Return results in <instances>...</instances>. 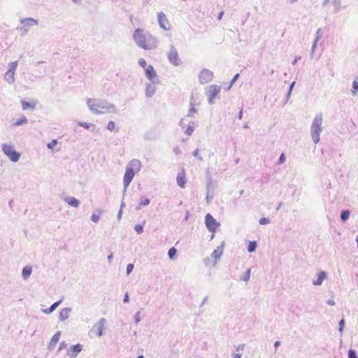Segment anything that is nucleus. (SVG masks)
Wrapping results in <instances>:
<instances>
[{"label": "nucleus", "mask_w": 358, "mask_h": 358, "mask_svg": "<svg viewBox=\"0 0 358 358\" xmlns=\"http://www.w3.org/2000/svg\"><path fill=\"white\" fill-rule=\"evenodd\" d=\"M27 118L25 116H22L21 119L17 120L13 123V126H21L27 122Z\"/></svg>", "instance_id": "bb28decb"}, {"label": "nucleus", "mask_w": 358, "mask_h": 358, "mask_svg": "<svg viewBox=\"0 0 358 358\" xmlns=\"http://www.w3.org/2000/svg\"><path fill=\"white\" fill-rule=\"evenodd\" d=\"M77 124L79 126L83 127L87 129H90V127H92V131H93V132H94L96 130V126L92 123H87V122H78Z\"/></svg>", "instance_id": "393cba45"}, {"label": "nucleus", "mask_w": 358, "mask_h": 358, "mask_svg": "<svg viewBox=\"0 0 358 358\" xmlns=\"http://www.w3.org/2000/svg\"><path fill=\"white\" fill-rule=\"evenodd\" d=\"M196 109L194 108V104L190 103V108L189 109V112L187 114L188 117H192L194 113H196Z\"/></svg>", "instance_id": "4c0bfd02"}, {"label": "nucleus", "mask_w": 358, "mask_h": 358, "mask_svg": "<svg viewBox=\"0 0 358 358\" xmlns=\"http://www.w3.org/2000/svg\"><path fill=\"white\" fill-rule=\"evenodd\" d=\"M259 224L264 225L270 223V219L268 217H262L259 221Z\"/></svg>", "instance_id": "37998d69"}, {"label": "nucleus", "mask_w": 358, "mask_h": 358, "mask_svg": "<svg viewBox=\"0 0 358 358\" xmlns=\"http://www.w3.org/2000/svg\"><path fill=\"white\" fill-rule=\"evenodd\" d=\"M141 163L140 160L134 159L131 160L126 166L125 173L123 178V185L124 191L132 181L136 173L141 170Z\"/></svg>", "instance_id": "7ed1b4c3"}, {"label": "nucleus", "mask_w": 358, "mask_h": 358, "mask_svg": "<svg viewBox=\"0 0 358 358\" xmlns=\"http://www.w3.org/2000/svg\"><path fill=\"white\" fill-rule=\"evenodd\" d=\"M157 20H158L159 25L162 29H163L164 30L168 29L166 24H169V22L166 17V15L163 12H160L158 13Z\"/></svg>", "instance_id": "4468645a"}, {"label": "nucleus", "mask_w": 358, "mask_h": 358, "mask_svg": "<svg viewBox=\"0 0 358 358\" xmlns=\"http://www.w3.org/2000/svg\"><path fill=\"white\" fill-rule=\"evenodd\" d=\"M150 199L148 198H144L143 196L141 197L139 200L138 206L136 207L137 210H140L141 208V206H148L150 204Z\"/></svg>", "instance_id": "a878e982"}, {"label": "nucleus", "mask_w": 358, "mask_h": 358, "mask_svg": "<svg viewBox=\"0 0 358 358\" xmlns=\"http://www.w3.org/2000/svg\"><path fill=\"white\" fill-rule=\"evenodd\" d=\"M207 300H208V296H205V297L203 298V301H202V303H201V304L200 307H201L202 306H203V305L206 303Z\"/></svg>", "instance_id": "e2e57ef3"}, {"label": "nucleus", "mask_w": 358, "mask_h": 358, "mask_svg": "<svg viewBox=\"0 0 358 358\" xmlns=\"http://www.w3.org/2000/svg\"><path fill=\"white\" fill-rule=\"evenodd\" d=\"M143 317V315H141V312L138 311L134 315V321L136 324H138Z\"/></svg>", "instance_id": "e433bc0d"}, {"label": "nucleus", "mask_w": 358, "mask_h": 358, "mask_svg": "<svg viewBox=\"0 0 358 358\" xmlns=\"http://www.w3.org/2000/svg\"><path fill=\"white\" fill-rule=\"evenodd\" d=\"M124 206V204L123 203H122L120 210H119L118 214H117V219L118 220L121 219L122 214V207Z\"/></svg>", "instance_id": "6e6d98bb"}, {"label": "nucleus", "mask_w": 358, "mask_h": 358, "mask_svg": "<svg viewBox=\"0 0 358 358\" xmlns=\"http://www.w3.org/2000/svg\"><path fill=\"white\" fill-rule=\"evenodd\" d=\"M233 356H234V358H241V354H234Z\"/></svg>", "instance_id": "774afa93"}, {"label": "nucleus", "mask_w": 358, "mask_h": 358, "mask_svg": "<svg viewBox=\"0 0 358 358\" xmlns=\"http://www.w3.org/2000/svg\"><path fill=\"white\" fill-rule=\"evenodd\" d=\"M115 124L113 121H109L108 123L107 129L110 131H113L115 129Z\"/></svg>", "instance_id": "8fccbe9b"}, {"label": "nucleus", "mask_w": 358, "mask_h": 358, "mask_svg": "<svg viewBox=\"0 0 358 358\" xmlns=\"http://www.w3.org/2000/svg\"><path fill=\"white\" fill-rule=\"evenodd\" d=\"M221 90V87L217 85H211L206 88V94L208 96V101L210 105L215 103L214 99L218 95Z\"/></svg>", "instance_id": "6e6552de"}, {"label": "nucleus", "mask_w": 358, "mask_h": 358, "mask_svg": "<svg viewBox=\"0 0 358 358\" xmlns=\"http://www.w3.org/2000/svg\"><path fill=\"white\" fill-rule=\"evenodd\" d=\"M15 72L8 70L4 76V79L8 84H13L15 82Z\"/></svg>", "instance_id": "412c9836"}, {"label": "nucleus", "mask_w": 358, "mask_h": 358, "mask_svg": "<svg viewBox=\"0 0 358 358\" xmlns=\"http://www.w3.org/2000/svg\"><path fill=\"white\" fill-rule=\"evenodd\" d=\"M63 200L66 202L69 205L74 208H78L80 201L77 199L73 196H65Z\"/></svg>", "instance_id": "dca6fc26"}, {"label": "nucleus", "mask_w": 358, "mask_h": 358, "mask_svg": "<svg viewBox=\"0 0 358 358\" xmlns=\"http://www.w3.org/2000/svg\"><path fill=\"white\" fill-rule=\"evenodd\" d=\"M322 114L318 113L317 114L311 124L310 127V132H311V137L313 141V142L317 144L319 143L320 139V134L322 131Z\"/></svg>", "instance_id": "20e7f679"}, {"label": "nucleus", "mask_w": 358, "mask_h": 358, "mask_svg": "<svg viewBox=\"0 0 358 358\" xmlns=\"http://www.w3.org/2000/svg\"><path fill=\"white\" fill-rule=\"evenodd\" d=\"M124 303H129V297L128 293H125L124 299H123Z\"/></svg>", "instance_id": "4d7b16f0"}, {"label": "nucleus", "mask_w": 358, "mask_h": 358, "mask_svg": "<svg viewBox=\"0 0 358 358\" xmlns=\"http://www.w3.org/2000/svg\"><path fill=\"white\" fill-rule=\"evenodd\" d=\"M106 324V320L105 318H101L99 320L98 322H96L92 327L91 332H93L94 329H96V335L98 337H101L103 334V331L104 327Z\"/></svg>", "instance_id": "9b49d317"}, {"label": "nucleus", "mask_w": 358, "mask_h": 358, "mask_svg": "<svg viewBox=\"0 0 358 358\" xmlns=\"http://www.w3.org/2000/svg\"><path fill=\"white\" fill-rule=\"evenodd\" d=\"M327 278V274L325 271H320L317 274V278L313 281L314 285H321L323 281Z\"/></svg>", "instance_id": "aec40b11"}, {"label": "nucleus", "mask_w": 358, "mask_h": 358, "mask_svg": "<svg viewBox=\"0 0 358 358\" xmlns=\"http://www.w3.org/2000/svg\"><path fill=\"white\" fill-rule=\"evenodd\" d=\"M194 122H191L185 131V134H187V136L192 135L194 130Z\"/></svg>", "instance_id": "c85d7f7f"}, {"label": "nucleus", "mask_w": 358, "mask_h": 358, "mask_svg": "<svg viewBox=\"0 0 358 358\" xmlns=\"http://www.w3.org/2000/svg\"><path fill=\"white\" fill-rule=\"evenodd\" d=\"M338 326V331L342 334L345 326V320L343 318L340 320Z\"/></svg>", "instance_id": "ea45409f"}, {"label": "nucleus", "mask_w": 358, "mask_h": 358, "mask_svg": "<svg viewBox=\"0 0 358 358\" xmlns=\"http://www.w3.org/2000/svg\"><path fill=\"white\" fill-rule=\"evenodd\" d=\"M352 88H353V90H352V94L355 95V94H356L357 91L358 90V82L357 81H353Z\"/></svg>", "instance_id": "c03bdc74"}, {"label": "nucleus", "mask_w": 358, "mask_h": 358, "mask_svg": "<svg viewBox=\"0 0 358 358\" xmlns=\"http://www.w3.org/2000/svg\"><path fill=\"white\" fill-rule=\"evenodd\" d=\"M32 271V268L29 266H26L23 268L22 271V275L24 280H27L29 278V277L31 275Z\"/></svg>", "instance_id": "b1692460"}, {"label": "nucleus", "mask_w": 358, "mask_h": 358, "mask_svg": "<svg viewBox=\"0 0 358 358\" xmlns=\"http://www.w3.org/2000/svg\"><path fill=\"white\" fill-rule=\"evenodd\" d=\"M348 358H358L357 352L353 349H350L348 351Z\"/></svg>", "instance_id": "a19ab883"}, {"label": "nucleus", "mask_w": 358, "mask_h": 358, "mask_svg": "<svg viewBox=\"0 0 358 358\" xmlns=\"http://www.w3.org/2000/svg\"><path fill=\"white\" fill-rule=\"evenodd\" d=\"M177 184L180 187H184L185 184V177L184 171H182L181 173H179L177 176Z\"/></svg>", "instance_id": "4be33fe9"}, {"label": "nucleus", "mask_w": 358, "mask_h": 358, "mask_svg": "<svg viewBox=\"0 0 358 358\" xmlns=\"http://www.w3.org/2000/svg\"><path fill=\"white\" fill-rule=\"evenodd\" d=\"M209 185H210V184L208 183V187H207L206 196V200L207 203H210L213 198V196L210 194Z\"/></svg>", "instance_id": "c9c22d12"}, {"label": "nucleus", "mask_w": 358, "mask_h": 358, "mask_svg": "<svg viewBox=\"0 0 358 358\" xmlns=\"http://www.w3.org/2000/svg\"><path fill=\"white\" fill-rule=\"evenodd\" d=\"M57 143V141L55 139V140H52L50 143H49L48 144V145H47V146H48V148L49 149H51V148H53V147H54Z\"/></svg>", "instance_id": "864d4df0"}, {"label": "nucleus", "mask_w": 358, "mask_h": 358, "mask_svg": "<svg viewBox=\"0 0 358 358\" xmlns=\"http://www.w3.org/2000/svg\"><path fill=\"white\" fill-rule=\"evenodd\" d=\"M22 109L23 110H27L28 108H31V109H34V106L29 103V102H27L25 101H22Z\"/></svg>", "instance_id": "f704fd0d"}, {"label": "nucleus", "mask_w": 358, "mask_h": 358, "mask_svg": "<svg viewBox=\"0 0 358 358\" xmlns=\"http://www.w3.org/2000/svg\"><path fill=\"white\" fill-rule=\"evenodd\" d=\"M67 346L66 343L64 342V341H62L59 343V348H58V351H60L62 350V349H64L66 348Z\"/></svg>", "instance_id": "5fc2aeb1"}, {"label": "nucleus", "mask_w": 358, "mask_h": 358, "mask_svg": "<svg viewBox=\"0 0 358 358\" xmlns=\"http://www.w3.org/2000/svg\"><path fill=\"white\" fill-rule=\"evenodd\" d=\"M280 345V342L279 341H277L274 343V348L277 349Z\"/></svg>", "instance_id": "680f3d73"}, {"label": "nucleus", "mask_w": 358, "mask_h": 358, "mask_svg": "<svg viewBox=\"0 0 358 358\" xmlns=\"http://www.w3.org/2000/svg\"><path fill=\"white\" fill-rule=\"evenodd\" d=\"M20 23L22 26L17 27V29L22 31L23 35H25L28 33L31 27L38 25V21L31 17H27L21 20Z\"/></svg>", "instance_id": "423d86ee"}, {"label": "nucleus", "mask_w": 358, "mask_h": 358, "mask_svg": "<svg viewBox=\"0 0 358 358\" xmlns=\"http://www.w3.org/2000/svg\"><path fill=\"white\" fill-rule=\"evenodd\" d=\"M225 243L222 241L221 245L217 248V249L214 250L211 256L215 259V264L217 263V259H219L223 254V250L224 247Z\"/></svg>", "instance_id": "2eb2a0df"}, {"label": "nucleus", "mask_w": 358, "mask_h": 358, "mask_svg": "<svg viewBox=\"0 0 358 358\" xmlns=\"http://www.w3.org/2000/svg\"><path fill=\"white\" fill-rule=\"evenodd\" d=\"M72 309L71 308H62L59 314V320L60 321H64L69 317V313L71 312Z\"/></svg>", "instance_id": "a211bd4d"}, {"label": "nucleus", "mask_w": 358, "mask_h": 358, "mask_svg": "<svg viewBox=\"0 0 358 358\" xmlns=\"http://www.w3.org/2000/svg\"><path fill=\"white\" fill-rule=\"evenodd\" d=\"M257 242L256 241H250L248 246V251L249 252H253L255 251L257 248Z\"/></svg>", "instance_id": "c756f323"}, {"label": "nucleus", "mask_w": 358, "mask_h": 358, "mask_svg": "<svg viewBox=\"0 0 358 358\" xmlns=\"http://www.w3.org/2000/svg\"><path fill=\"white\" fill-rule=\"evenodd\" d=\"M333 5L334 6V12L338 13L341 10V0H334Z\"/></svg>", "instance_id": "7c9ffc66"}, {"label": "nucleus", "mask_w": 358, "mask_h": 358, "mask_svg": "<svg viewBox=\"0 0 358 358\" xmlns=\"http://www.w3.org/2000/svg\"><path fill=\"white\" fill-rule=\"evenodd\" d=\"M135 231L137 234H140L143 231V227L141 224H136L134 227Z\"/></svg>", "instance_id": "a18cd8bd"}, {"label": "nucleus", "mask_w": 358, "mask_h": 358, "mask_svg": "<svg viewBox=\"0 0 358 358\" xmlns=\"http://www.w3.org/2000/svg\"><path fill=\"white\" fill-rule=\"evenodd\" d=\"M250 278V269H248L245 272L243 273L241 277V280L244 282H248Z\"/></svg>", "instance_id": "2f4dec72"}, {"label": "nucleus", "mask_w": 358, "mask_h": 358, "mask_svg": "<svg viewBox=\"0 0 358 358\" xmlns=\"http://www.w3.org/2000/svg\"><path fill=\"white\" fill-rule=\"evenodd\" d=\"M133 38L136 44L144 50H153L157 46V38L149 32L144 31L141 28H138L134 31Z\"/></svg>", "instance_id": "f257e3e1"}, {"label": "nucleus", "mask_w": 358, "mask_h": 358, "mask_svg": "<svg viewBox=\"0 0 358 358\" xmlns=\"http://www.w3.org/2000/svg\"><path fill=\"white\" fill-rule=\"evenodd\" d=\"M167 58L169 62L175 66H178L182 64L178 52L173 45H171L170 50L167 52Z\"/></svg>", "instance_id": "0eeeda50"}, {"label": "nucleus", "mask_w": 358, "mask_h": 358, "mask_svg": "<svg viewBox=\"0 0 358 358\" xmlns=\"http://www.w3.org/2000/svg\"><path fill=\"white\" fill-rule=\"evenodd\" d=\"M138 63L139 66L145 69L148 66L147 62H146L145 59L143 58H140L138 61Z\"/></svg>", "instance_id": "79ce46f5"}, {"label": "nucleus", "mask_w": 358, "mask_h": 358, "mask_svg": "<svg viewBox=\"0 0 358 358\" xmlns=\"http://www.w3.org/2000/svg\"><path fill=\"white\" fill-rule=\"evenodd\" d=\"M61 302H62V300L55 302L48 308L43 310V312L45 314H50V313H52L59 306V305L61 303Z\"/></svg>", "instance_id": "5701e85b"}, {"label": "nucleus", "mask_w": 358, "mask_h": 358, "mask_svg": "<svg viewBox=\"0 0 358 358\" xmlns=\"http://www.w3.org/2000/svg\"><path fill=\"white\" fill-rule=\"evenodd\" d=\"M199 149H196L193 152L192 155L194 157H198V159L201 162V161H203V158L199 156Z\"/></svg>", "instance_id": "3c124183"}, {"label": "nucleus", "mask_w": 358, "mask_h": 358, "mask_svg": "<svg viewBox=\"0 0 358 358\" xmlns=\"http://www.w3.org/2000/svg\"><path fill=\"white\" fill-rule=\"evenodd\" d=\"M213 73L211 71L203 69L199 75V80L201 84H206L213 80Z\"/></svg>", "instance_id": "9d476101"}, {"label": "nucleus", "mask_w": 358, "mask_h": 358, "mask_svg": "<svg viewBox=\"0 0 358 358\" xmlns=\"http://www.w3.org/2000/svg\"><path fill=\"white\" fill-rule=\"evenodd\" d=\"M327 304L329 305V306H334L335 305V302L333 299H329L327 301Z\"/></svg>", "instance_id": "052dcab7"}, {"label": "nucleus", "mask_w": 358, "mask_h": 358, "mask_svg": "<svg viewBox=\"0 0 358 358\" xmlns=\"http://www.w3.org/2000/svg\"><path fill=\"white\" fill-rule=\"evenodd\" d=\"M317 43H318V37H315V40L313 41V43L312 45V48H311V52H310V57L311 58L313 57V55H314V52H315V49L317 48Z\"/></svg>", "instance_id": "72a5a7b5"}, {"label": "nucleus", "mask_w": 358, "mask_h": 358, "mask_svg": "<svg viewBox=\"0 0 358 358\" xmlns=\"http://www.w3.org/2000/svg\"><path fill=\"white\" fill-rule=\"evenodd\" d=\"M100 220V215H97V214H95V213H93L92 217H91V220L95 223L98 222L99 220Z\"/></svg>", "instance_id": "09e8293b"}, {"label": "nucleus", "mask_w": 358, "mask_h": 358, "mask_svg": "<svg viewBox=\"0 0 358 358\" xmlns=\"http://www.w3.org/2000/svg\"><path fill=\"white\" fill-rule=\"evenodd\" d=\"M292 92L291 90H288L287 92V96H286V99L288 100L291 96V94H292Z\"/></svg>", "instance_id": "69168bd1"}, {"label": "nucleus", "mask_w": 358, "mask_h": 358, "mask_svg": "<svg viewBox=\"0 0 358 358\" xmlns=\"http://www.w3.org/2000/svg\"><path fill=\"white\" fill-rule=\"evenodd\" d=\"M205 224L208 231L212 233H215L216 229L220 226V223L217 222L210 213L205 216Z\"/></svg>", "instance_id": "1a4fd4ad"}, {"label": "nucleus", "mask_w": 358, "mask_h": 358, "mask_svg": "<svg viewBox=\"0 0 358 358\" xmlns=\"http://www.w3.org/2000/svg\"><path fill=\"white\" fill-rule=\"evenodd\" d=\"M177 253V250L172 247L168 251V256L171 259H173Z\"/></svg>", "instance_id": "473e14b6"}, {"label": "nucleus", "mask_w": 358, "mask_h": 358, "mask_svg": "<svg viewBox=\"0 0 358 358\" xmlns=\"http://www.w3.org/2000/svg\"><path fill=\"white\" fill-rule=\"evenodd\" d=\"M87 106L90 111L95 115L117 113V108L114 104L102 99H88Z\"/></svg>", "instance_id": "f03ea898"}, {"label": "nucleus", "mask_w": 358, "mask_h": 358, "mask_svg": "<svg viewBox=\"0 0 358 358\" xmlns=\"http://www.w3.org/2000/svg\"><path fill=\"white\" fill-rule=\"evenodd\" d=\"M294 85H295V82L294 81V82H292V83H291V85H290V86H289V90L292 91L293 87H294Z\"/></svg>", "instance_id": "338daca9"}, {"label": "nucleus", "mask_w": 358, "mask_h": 358, "mask_svg": "<svg viewBox=\"0 0 358 358\" xmlns=\"http://www.w3.org/2000/svg\"><path fill=\"white\" fill-rule=\"evenodd\" d=\"M83 345L81 344H76L69 347L67 350V355L71 358H76L78 355L82 351Z\"/></svg>", "instance_id": "f8f14e48"}, {"label": "nucleus", "mask_w": 358, "mask_h": 358, "mask_svg": "<svg viewBox=\"0 0 358 358\" xmlns=\"http://www.w3.org/2000/svg\"><path fill=\"white\" fill-rule=\"evenodd\" d=\"M239 77V73H236L234 78H232V80H231L230 82V85H229V89L232 86V85L236 82V80L238 79V78Z\"/></svg>", "instance_id": "603ef678"}, {"label": "nucleus", "mask_w": 358, "mask_h": 358, "mask_svg": "<svg viewBox=\"0 0 358 358\" xmlns=\"http://www.w3.org/2000/svg\"><path fill=\"white\" fill-rule=\"evenodd\" d=\"M2 150L11 162H17L20 159V154L15 151L13 145L8 143L3 144Z\"/></svg>", "instance_id": "39448f33"}, {"label": "nucleus", "mask_w": 358, "mask_h": 358, "mask_svg": "<svg viewBox=\"0 0 358 358\" xmlns=\"http://www.w3.org/2000/svg\"><path fill=\"white\" fill-rule=\"evenodd\" d=\"M285 160H286L285 154V153H282L280 155V157H279L278 164H282L285 163Z\"/></svg>", "instance_id": "de8ad7c7"}, {"label": "nucleus", "mask_w": 358, "mask_h": 358, "mask_svg": "<svg viewBox=\"0 0 358 358\" xmlns=\"http://www.w3.org/2000/svg\"><path fill=\"white\" fill-rule=\"evenodd\" d=\"M350 211L348 210H343L341 212V220L343 222L346 221L350 216Z\"/></svg>", "instance_id": "cd10ccee"}, {"label": "nucleus", "mask_w": 358, "mask_h": 358, "mask_svg": "<svg viewBox=\"0 0 358 358\" xmlns=\"http://www.w3.org/2000/svg\"><path fill=\"white\" fill-rule=\"evenodd\" d=\"M320 31H321V29H318L317 31H316V36L315 37H318V41H320V39L321 38Z\"/></svg>", "instance_id": "bf43d9fd"}, {"label": "nucleus", "mask_w": 358, "mask_h": 358, "mask_svg": "<svg viewBox=\"0 0 358 358\" xmlns=\"http://www.w3.org/2000/svg\"><path fill=\"white\" fill-rule=\"evenodd\" d=\"M244 348H245V345L244 344H241V345H238L236 348V350L237 351H240V350H244Z\"/></svg>", "instance_id": "13d9d810"}, {"label": "nucleus", "mask_w": 358, "mask_h": 358, "mask_svg": "<svg viewBox=\"0 0 358 358\" xmlns=\"http://www.w3.org/2000/svg\"><path fill=\"white\" fill-rule=\"evenodd\" d=\"M134 266L133 264H127V271H126V273H127V275H129L132 272V271L134 269Z\"/></svg>", "instance_id": "49530a36"}, {"label": "nucleus", "mask_w": 358, "mask_h": 358, "mask_svg": "<svg viewBox=\"0 0 358 358\" xmlns=\"http://www.w3.org/2000/svg\"><path fill=\"white\" fill-rule=\"evenodd\" d=\"M242 117H243V111H242V110H240V111H239V113H238V118L239 120H241V119H242Z\"/></svg>", "instance_id": "0e129e2a"}, {"label": "nucleus", "mask_w": 358, "mask_h": 358, "mask_svg": "<svg viewBox=\"0 0 358 358\" xmlns=\"http://www.w3.org/2000/svg\"><path fill=\"white\" fill-rule=\"evenodd\" d=\"M17 66V61L13 62L9 64L8 70L15 72Z\"/></svg>", "instance_id": "58836bf2"}, {"label": "nucleus", "mask_w": 358, "mask_h": 358, "mask_svg": "<svg viewBox=\"0 0 358 358\" xmlns=\"http://www.w3.org/2000/svg\"><path fill=\"white\" fill-rule=\"evenodd\" d=\"M145 76L152 83H155V79H157V73L154 67L152 65H148L145 69Z\"/></svg>", "instance_id": "ddd939ff"}, {"label": "nucleus", "mask_w": 358, "mask_h": 358, "mask_svg": "<svg viewBox=\"0 0 358 358\" xmlns=\"http://www.w3.org/2000/svg\"><path fill=\"white\" fill-rule=\"evenodd\" d=\"M156 92V87L155 83H152L146 85L145 96L147 97H152Z\"/></svg>", "instance_id": "6ab92c4d"}, {"label": "nucleus", "mask_w": 358, "mask_h": 358, "mask_svg": "<svg viewBox=\"0 0 358 358\" xmlns=\"http://www.w3.org/2000/svg\"><path fill=\"white\" fill-rule=\"evenodd\" d=\"M60 336H61V332L60 331H57L52 337V338H51V340H50V341L49 343V345H48L49 350H52L54 349V348L55 347V345L57 344V343L59 340Z\"/></svg>", "instance_id": "f3484780"}]
</instances>
